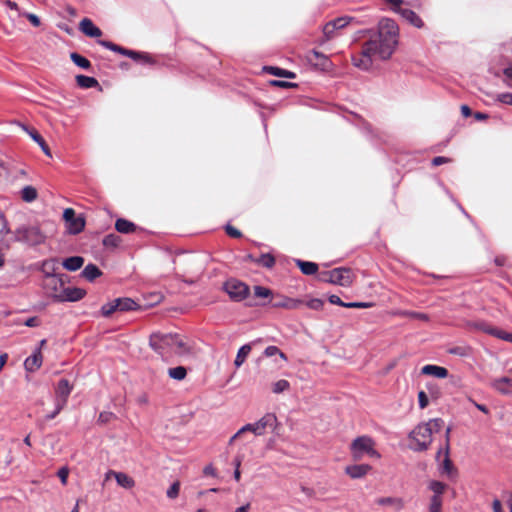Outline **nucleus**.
<instances>
[{"instance_id": "obj_1", "label": "nucleus", "mask_w": 512, "mask_h": 512, "mask_svg": "<svg viewBox=\"0 0 512 512\" xmlns=\"http://www.w3.org/2000/svg\"><path fill=\"white\" fill-rule=\"evenodd\" d=\"M399 27L395 20L383 17L378 22L377 29H361L355 33L354 41L366 38L370 45L378 50V58L386 61L391 58L397 45Z\"/></svg>"}, {"instance_id": "obj_2", "label": "nucleus", "mask_w": 512, "mask_h": 512, "mask_svg": "<svg viewBox=\"0 0 512 512\" xmlns=\"http://www.w3.org/2000/svg\"><path fill=\"white\" fill-rule=\"evenodd\" d=\"M11 241L35 247L45 243L46 235L39 225L22 224L14 230Z\"/></svg>"}, {"instance_id": "obj_3", "label": "nucleus", "mask_w": 512, "mask_h": 512, "mask_svg": "<svg viewBox=\"0 0 512 512\" xmlns=\"http://www.w3.org/2000/svg\"><path fill=\"white\" fill-rule=\"evenodd\" d=\"M450 432L451 427H447L445 431V445L440 446L436 452L435 460L438 464V472L447 476L449 479H455L458 476V470L450 458Z\"/></svg>"}, {"instance_id": "obj_4", "label": "nucleus", "mask_w": 512, "mask_h": 512, "mask_svg": "<svg viewBox=\"0 0 512 512\" xmlns=\"http://www.w3.org/2000/svg\"><path fill=\"white\" fill-rule=\"evenodd\" d=\"M142 306L130 297H117L105 304L95 314V317L111 318L116 312L125 313L141 311Z\"/></svg>"}, {"instance_id": "obj_5", "label": "nucleus", "mask_w": 512, "mask_h": 512, "mask_svg": "<svg viewBox=\"0 0 512 512\" xmlns=\"http://www.w3.org/2000/svg\"><path fill=\"white\" fill-rule=\"evenodd\" d=\"M375 441L371 436L361 435L350 443L349 449L354 461H360L367 455L370 458L380 459L381 454L375 449Z\"/></svg>"}, {"instance_id": "obj_6", "label": "nucleus", "mask_w": 512, "mask_h": 512, "mask_svg": "<svg viewBox=\"0 0 512 512\" xmlns=\"http://www.w3.org/2000/svg\"><path fill=\"white\" fill-rule=\"evenodd\" d=\"M279 426L280 423L277 419L275 413H266L263 417H261L258 421L254 423H247L243 425L236 433L235 436H240L244 432H252L256 436H261L264 434L265 429L269 428L272 433L278 435L279 434Z\"/></svg>"}, {"instance_id": "obj_7", "label": "nucleus", "mask_w": 512, "mask_h": 512, "mask_svg": "<svg viewBox=\"0 0 512 512\" xmlns=\"http://www.w3.org/2000/svg\"><path fill=\"white\" fill-rule=\"evenodd\" d=\"M321 282L349 287L353 282L352 270L348 267H337L328 271H321L317 274Z\"/></svg>"}, {"instance_id": "obj_8", "label": "nucleus", "mask_w": 512, "mask_h": 512, "mask_svg": "<svg viewBox=\"0 0 512 512\" xmlns=\"http://www.w3.org/2000/svg\"><path fill=\"white\" fill-rule=\"evenodd\" d=\"M373 56L378 57V50L374 45H370V41L365 39L360 55H352L351 61L356 68L362 71H369L373 65Z\"/></svg>"}, {"instance_id": "obj_9", "label": "nucleus", "mask_w": 512, "mask_h": 512, "mask_svg": "<svg viewBox=\"0 0 512 512\" xmlns=\"http://www.w3.org/2000/svg\"><path fill=\"white\" fill-rule=\"evenodd\" d=\"M222 289L233 302H242L250 295V287L236 278L227 279L223 283Z\"/></svg>"}, {"instance_id": "obj_10", "label": "nucleus", "mask_w": 512, "mask_h": 512, "mask_svg": "<svg viewBox=\"0 0 512 512\" xmlns=\"http://www.w3.org/2000/svg\"><path fill=\"white\" fill-rule=\"evenodd\" d=\"M62 218L65 222V228L68 234L78 235L86 225V219L83 214H77L73 208H65Z\"/></svg>"}, {"instance_id": "obj_11", "label": "nucleus", "mask_w": 512, "mask_h": 512, "mask_svg": "<svg viewBox=\"0 0 512 512\" xmlns=\"http://www.w3.org/2000/svg\"><path fill=\"white\" fill-rule=\"evenodd\" d=\"M177 337V333L153 332L149 337V346L154 352L162 355L173 346L174 339H177Z\"/></svg>"}, {"instance_id": "obj_12", "label": "nucleus", "mask_w": 512, "mask_h": 512, "mask_svg": "<svg viewBox=\"0 0 512 512\" xmlns=\"http://www.w3.org/2000/svg\"><path fill=\"white\" fill-rule=\"evenodd\" d=\"M85 289L80 287H64L59 293L51 295V299L55 303L78 302L86 296Z\"/></svg>"}, {"instance_id": "obj_13", "label": "nucleus", "mask_w": 512, "mask_h": 512, "mask_svg": "<svg viewBox=\"0 0 512 512\" xmlns=\"http://www.w3.org/2000/svg\"><path fill=\"white\" fill-rule=\"evenodd\" d=\"M307 60L312 67L322 72H328L333 68L329 57L317 49H312L309 52Z\"/></svg>"}, {"instance_id": "obj_14", "label": "nucleus", "mask_w": 512, "mask_h": 512, "mask_svg": "<svg viewBox=\"0 0 512 512\" xmlns=\"http://www.w3.org/2000/svg\"><path fill=\"white\" fill-rule=\"evenodd\" d=\"M303 303L304 301L299 298H291L284 295H276L268 302H263L260 305H270L272 308H285L289 310H294L298 309Z\"/></svg>"}, {"instance_id": "obj_15", "label": "nucleus", "mask_w": 512, "mask_h": 512, "mask_svg": "<svg viewBox=\"0 0 512 512\" xmlns=\"http://www.w3.org/2000/svg\"><path fill=\"white\" fill-rule=\"evenodd\" d=\"M74 389V385L66 378H61L55 385L54 402L67 405L69 396Z\"/></svg>"}, {"instance_id": "obj_16", "label": "nucleus", "mask_w": 512, "mask_h": 512, "mask_svg": "<svg viewBox=\"0 0 512 512\" xmlns=\"http://www.w3.org/2000/svg\"><path fill=\"white\" fill-rule=\"evenodd\" d=\"M78 29L85 36L89 38H95L97 40L103 34L102 30L88 17H84L79 22Z\"/></svg>"}, {"instance_id": "obj_17", "label": "nucleus", "mask_w": 512, "mask_h": 512, "mask_svg": "<svg viewBox=\"0 0 512 512\" xmlns=\"http://www.w3.org/2000/svg\"><path fill=\"white\" fill-rule=\"evenodd\" d=\"M20 126L31 137V139L35 143H37L39 145V147L41 148L42 152L46 156L52 157L49 145L47 144V142L45 141L43 136L38 132V130H36L35 128L30 127V126H28L26 124H20Z\"/></svg>"}, {"instance_id": "obj_18", "label": "nucleus", "mask_w": 512, "mask_h": 512, "mask_svg": "<svg viewBox=\"0 0 512 512\" xmlns=\"http://www.w3.org/2000/svg\"><path fill=\"white\" fill-rule=\"evenodd\" d=\"M371 470L372 466L370 464L362 463L347 465L344 471L351 479H362Z\"/></svg>"}, {"instance_id": "obj_19", "label": "nucleus", "mask_w": 512, "mask_h": 512, "mask_svg": "<svg viewBox=\"0 0 512 512\" xmlns=\"http://www.w3.org/2000/svg\"><path fill=\"white\" fill-rule=\"evenodd\" d=\"M42 363V352H40L39 349H34L31 355L24 360V369L27 372L33 373L42 366Z\"/></svg>"}, {"instance_id": "obj_20", "label": "nucleus", "mask_w": 512, "mask_h": 512, "mask_svg": "<svg viewBox=\"0 0 512 512\" xmlns=\"http://www.w3.org/2000/svg\"><path fill=\"white\" fill-rule=\"evenodd\" d=\"M421 374L431 376L436 379H445L449 376V371L446 367L436 364H426L421 368Z\"/></svg>"}, {"instance_id": "obj_21", "label": "nucleus", "mask_w": 512, "mask_h": 512, "mask_svg": "<svg viewBox=\"0 0 512 512\" xmlns=\"http://www.w3.org/2000/svg\"><path fill=\"white\" fill-rule=\"evenodd\" d=\"M58 265L59 259L57 257H51L41 262L40 271L46 279H53L58 273Z\"/></svg>"}, {"instance_id": "obj_22", "label": "nucleus", "mask_w": 512, "mask_h": 512, "mask_svg": "<svg viewBox=\"0 0 512 512\" xmlns=\"http://www.w3.org/2000/svg\"><path fill=\"white\" fill-rule=\"evenodd\" d=\"M262 71L283 79H295L297 77V74L294 71L279 66L265 65L263 66Z\"/></svg>"}, {"instance_id": "obj_23", "label": "nucleus", "mask_w": 512, "mask_h": 512, "mask_svg": "<svg viewBox=\"0 0 512 512\" xmlns=\"http://www.w3.org/2000/svg\"><path fill=\"white\" fill-rule=\"evenodd\" d=\"M491 387L503 395L512 394V379L507 376L493 379Z\"/></svg>"}, {"instance_id": "obj_24", "label": "nucleus", "mask_w": 512, "mask_h": 512, "mask_svg": "<svg viewBox=\"0 0 512 512\" xmlns=\"http://www.w3.org/2000/svg\"><path fill=\"white\" fill-rule=\"evenodd\" d=\"M84 262L85 258L83 256L72 255L64 258L61 261V266L69 272H76L83 267Z\"/></svg>"}, {"instance_id": "obj_25", "label": "nucleus", "mask_w": 512, "mask_h": 512, "mask_svg": "<svg viewBox=\"0 0 512 512\" xmlns=\"http://www.w3.org/2000/svg\"><path fill=\"white\" fill-rule=\"evenodd\" d=\"M115 229L117 232L121 234H132L137 230H142V228L137 226L134 222L123 217H119L116 219Z\"/></svg>"}, {"instance_id": "obj_26", "label": "nucleus", "mask_w": 512, "mask_h": 512, "mask_svg": "<svg viewBox=\"0 0 512 512\" xmlns=\"http://www.w3.org/2000/svg\"><path fill=\"white\" fill-rule=\"evenodd\" d=\"M399 15L415 28L421 29L424 28L425 26V23L422 20V18L414 10L410 8H404L403 10L400 11Z\"/></svg>"}, {"instance_id": "obj_27", "label": "nucleus", "mask_w": 512, "mask_h": 512, "mask_svg": "<svg viewBox=\"0 0 512 512\" xmlns=\"http://www.w3.org/2000/svg\"><path fill=\"white\" fill-rule=\"evenodd\" d=\"M102 270L94 263H88L81 271L80 276L88 282H94L102 276Z\"/></svg>"}, {"instance_id": "obj_28", "label": "nucleus", "mask_w": 512, "mask_h": 512, "mask_svg": "<svg viewBox=\"0 0 512 512\" xmlns=\"http://www.w3.org/2000/svg\"><path fill=\"white\" fill-rule=\"evenodd\" d=\"M296 266L300 269L301 273L307 276L315 275L318 272V264L312 261H306L294 258Z\"/></svg>"}, {"instance_id": "obj_29", "label": "nucleus", "mask_w": 512, "mask_h": 512, "mask_svg": "<svg viewBox=\"0 0 512 512\" xmlns=\"http://www.w3.org/2000/svg\"><path fill=\"white\" fill-rule=\"evenodd\" d=\"M254 345V342L246 343L239 347L237 350L236 357L234 359V366L236 369L240 368L246 361L247 357L249 356L252 347Z\"/></svg>"}, {"instance_id": "obj_30", "label": "nucleus", "mask_w": 512, "mask_h": 512, "mask_svg": "<svg viewBox=\"0 0 512 512\" xmlns=\"http://www.w3.org/2000/svg\"><path fill=\"white\" fill-rule=\"evenodd\" d=\"M76 84L81 89H91L100 86L98 80L93 76L78 74L75 77Z\"/></svg>"}, {"instance_id": "obj_31", "label": "nucleus", "mask_w": 512, "mask_h": 512, "mask_svg": "<svg viewBox=\"0 0 512 512\" xmlns=\"http://www.w3.org/2000/svg\"><path fill=\"white\" fill-rule=\"evenodd\" d=\"M130 59L143 66H152L156 64V61L153 59L151 54L145 51L134 50V55H131Z\"/></svg>"}, {"instance_id": "obj_32", "label": "nucleus", "mask_w": 512, "mask_h": 512, "mask_svg": "<svg viewBox=\"0 0 512 512\" xmlns=\"http://www.w3.org/2000/svg\"><path fill=\"white\" fill-rule=\"evenodd\" d=\"M427 488L433 492L431 497L443 499V494L448 489V485L442 481L433 479L428 482Z\"/></svg>"}, {"instance_id": "obj_33", "label": "nucleus", "mask_w": 512, "mask_h": 512, "mask_svg": "<svg viewBox=\"0 0 512 512\" xmlns=\"http://www.w3.org/2000/svg\"><path fill=\"white\" fill-rule=\"evenodd\" d=\"M70 59L73 62V64L76 65L77 67H79L83 70H86V71H91L92 63L90 62V60L88 58L81 55L80 53L71 52Z\"/></svg>"}, {"instance_id": "obj_34", "label": "nucleus", "mask_w": 512, "mask_h": 512, "mask_svg": "<svg viewBox=\"0 0 512 512\" xmlns=\"http://www.w3.org/2000/svg\"><path fill=\"white\" fill-rule=\"evenodd\" d=\"M117 485L125 489H131L135 486V481L125 472H114Z\"/></svg>"}, {"instance_id": "obj_35", "label": "nucleus", "mask_w": 512, "mask_h": 512, "mask_svg": "<svg viewBox=\"0 0 512 512\" xmlns=\"http://www.w3.org/2000/svg\"><path fill=\"white\" fill-rule=\"evenodd\" d=\"M21 199L26 203H32L38 198V191L32 185L24 186L20 192Z\"/></svg>"}, {"instance_id": "obj_36", "label": "nucleus", "mask_w": 512, "mask_h": 512, "mask_svg": "<svg viewBox=\"0 0 512 512\" xmlns=\"http://www.w3.org/2000/svg\"><path fill=\"white\" fill-rule=\"evenodd\" d=\"M447 352L451 355L459 357H470L473 353V348L469 345H456L449 347Z\"/></svg>"}, {"instance_id": "obj_37", "label": "nucleus", "mask_w": 512, "mask_h": 512, "mask_svg": "<svg viewBox=\"0 0 512 512\" xmlns=\"http://www.w3.org/2000/svg\"><path fill=\"white\" fill-rule=\"evenodd\" d=\"M474 329L478 330V331H482L488 335H491V336H494L496 335V329H498V327H495V326H492L489 322L485 321V320H479V321H475L472 323L471 325Z\"/></svg>"}, {"instance_id": "obj_38", "label": "nucleus", "mask_w": 512, "mask_h": 512, "mask_svg": "<svg viewBox=\"0 0 512 512\" xmlns=\"http://www.w3.org/2000/svg\"><path fill=\"white\" fill-rule=\"evenodd\" d=\"M168 376L176 381H182L187 376V368L179 365L168 369Z\"/></svg>"}, {"instance_id": "obj_39", "label": "nucleus", "mask_w": 512, "mask_h": 512, "mask_svg": "<svg viewBox=\"0 0 512 512\" xmlns=\"http://www.w3.org/2000/svg\"><path fill=\"white\" fill-rule=\"evenodd\" d=\"M255 263L263 266L264 268L271 269L275 266L276 259L271 253H262Z\"/></svg>"}, {"instance_id": "obj_40", "label": "nucleus", "mask_w": 512, "mask_h": 512, "mask_svg": "<svg viewBox=\"0 0 512 512\" xmlns=\"http://www.w3.org/2000/svg\"><path fill=\"white\" fill-rule=\"evenodd\" d=\"M432 430L424 424H419L411 433L410 436H420L423 440L432 439Z\"/></svg>"}, {"instance_id": "obj_41", "label": "nucleus", "mask_w": 512, "mask_h": 512, "mask_svg": "<svg viewBox=\"0 0 512 512\" xmlns=\"http://www.w3.org/2000/svg\"><path fill=\"white\" fill-rule=\"evenodd\" d=\"M254 297L265 299V300H267L266 302H268L270 299L274 298V295L270 288L262 286V285H255L254 286Z\"/></svg>"}, {"instance_id": "obj_42", "label": "nucleus", "mask_w": 512, "mask_h": 512, "mask_svg": "<svg viewBox=\"0 0 512 512\" xmlns=\"http://www.w3.org/2000/svg\"><path fill=\"white\" fill-rule=\"evenodd\" d=\"M121 243V238L115 233H109L102 239V245L106 248H117Z\"/></svg>"}, {"instance_id": "obj_43", "label": "nucleus", "mask_w": 512, "mask_h": 512, "mask_svg": "<svg viewBox=\"0 0 512 512\" xmlns=\"http://www.w3.org/2000/svg\"><path fill=\"white\" fill-rule=\"evenodd\" d=\"M268 84L271 87H276L280 89H297L299 87L298 83L281 79H271L268 81Z\"/></svg>"}, {"instance_id": "obj_44", "label": "nucleus", "mask_w": 512, "mask_h": 512, "mask_svg": "<svg viewBox=\"0 0 512 512\" xmlns=\"http://www.w3.org/2000/svg\"><path fill=\"white\" fill-rule=\"evenodd\" d=\"M263 355L265 357H273L275 355H278L280 357V359H282L283 361L287 362L288 361V357L287 355L282 352L277 346L275 345H269L267 346L265 349H264V352H263Z\"/></svg>"}, {"instance_id": "obj_45", "label": "nucleus", "mask_w": 512, "mask_h": 512, "mask_svg": "<svg viewBox=\"0 0 512 512\" xmlns=\"http://www.w3.org/2000/svg\"><path fill=\"white\" fill-rule=\"evenodd\" d=\"M413 441H414V445L411 447L413 451L415 452H423V451H426L431 442H432V439H428V440H420L418 439L417 437L415 436H410Z\"/></svg>"}, {"instance_id": "obj_46", "label": "nucleus", "mask_w": 512, "mask_h": 512, "mask_svg": "<svg viewBox=\"0 0 512 512\" xmlns=\"http://www.w3.org/2000/svg\"><path fill=\"white\" fill-rule=\"evenodd\" d=\"M290 388V383L288 380L280 379L273 383L272 391L275 394L283 393L284 391L288 390Z\"/></svg>"}, {"instance_id": "obj_47", "label": "nucleus", "mask_w": 512, "mask_h": 512, "mask_svg": "<svg viewBox=\"0 0 512 512\" xmlns=\"http://www.w3.org/2000/svg\"><path fill=\"white\" fill-rule=\"evenodd\" d=\"M97 43L99 45H101L102 47H104L105 49H108L112 52H115L117 54L120 53L121 49L123 46H120L112 41H109V40H105V39H98L97 40Z\"/></svg>"}, {"instance_id": "obj_48", "label": "nucleus", "mask_w": 512, "mask_h": 512, "mask_svg": "<svg viewBox=\"0 0 512 512\" xmlns=\"http://www.w3.org/2000/svg\"><path fill=\"white\" fill-rule=\"evenodd\" d=\"M426 389L429 393V396L433 399V400H437L441 397V390L440 388L438 387V385L435 383V382H427L426 383Z\"/></svg>"}, {"instance_id": "obj_49", "label": "nucleus", "mask_w": 512, "mask_h": 512, "mask_svg": "<svg viewBox=\"0 0 512 512\" xmlns=\"http://www.w3.org/2000/svg\"><path fill=\"white\" fill-rule=\"evenodd\" d=\"M16 324L17 325H24V326L30 327V328H35V327L40 326L41 321H40L38 316H31V317H28V318H26L24 320H17Z\"/></svg>"}, {"instance_id": "obj_50", "label": "nucleus", "mask_w": 512, "mask_h": 512, "mask_svg": "<svg viewBox=\"0 0 512 512\" xmlns=\"http://www.w3.org/2000/svg\"><path fill=\"white\" fill-rule=\"evenodd\" d=\"M352 19L353 18L349 17V16L337 17V18L331 20V26L334 25L336 30H340V29L345 28L350 23V21Z\"/></svg>"}, {"instance_id": "obj_51", "label": "nucleus", "mask_w": 512, "mask_h": 512, "mask_svg": "<svg viewBox=\"0 0 512 512\" xmlns=\"http://www.w3.org/2000/svg\"><path fill=\"white\" fill-rule=\"evenodd\" d=\"M374 306L373 302H365V301H352L346 302L345 308L350 309H367Z\"/></svg>"}, {"instance_id": "obj_52", "label": "nucleus", "mask_w": 512, "mask_h": 512, "mask_svg": "<svg viewBox=\"0 0 512 512\" xmlns=\"http://www.w3.org/2000/svg\"><path fill=\"white\" fill-rule=\"evenodd\" d=\"M224 230H225V233L231 238L240 239L243 237V233L238 228L231 225L230 223H227L224 225Z\"/></svg>"}, {"instance_id": "obj_53", "label": "nucleus", "mask_w": 512, "mask_h": 512, "mask_svg": "<svg viewBox=\"0 0 512 512\" xmlns=\"http://www.w3.org/2000/svg\"><path fill=\"white\" fill-rule=\"evenodd\" d=\"M425 425L431 428L432 433H438L444 426V420L442 418L430 419Z\"/></svg>"}, {"instance_id": "obj_54", "label": "nucleus", "mask_w": 512, "mask_h": 512, "mask_svg": "<svg viewBox=\"0 0 512 512\" xmlns=\"http://www.w3.org/2000/svg\"><path fill=\"white\" fill-rule=\"evenodd\" d=\"M443 499H437L436 497H430L428 512H442Z\"/></svg>"}, {"instance_id": "obj_55", "label": "nucleus", "mask_w": 512, "mask_h": 512, "mask_svg": "<svg viewBox=\"0 0 512 512\" xmlns=\"http://www.w3.org/2000/svg\"><path fill=\"white\" fill-rule=\"evenodd\" d=\"M401 315L407 316V317H410V318H413V319L422 320V321H428L429 320V317H428L427 314L422 313V312H418V311H413V310H404V311L401 312Z\"/></svg>"}, {"instance_id": "obj_56", "label": "nucleus", "mask_w": 512, "mask_h": 512, "mask_svg": "<svg viewBox=\"0 0 512 512\" xmlns=\"http://www.w3.org/2000/svg\"><path fill=\"white\" fill-rule=\"evenodd\" d=\"M324 300L320 299V298H311L309 299L305 305L311 309V310H314V311H320L323 309L324 307Z\"/></svg>"}, {"instance_id": "obj_57", "label": "nucleus", "mask_w": 512, "mask_h": 512, "mask_svg": "<svg viewBox=\"0 0 512 512\" xmlns=\"http://www.w3.org/2000/svg\"><path fill=\"white\" fill-rule=\"evenodd\" d=\"M0 221H1V228H0V235L1 234H13V230L9 226L8 220L2 210H0Z\"/></svg>"}, {"instance_id": "obj_58", "label": "nucleus", "mask_w": 512, "mask_h": 512, "mask_svg": "<svg viewBox=\"0 0 512 512\" xmlns=\"http://www.w3.org/2000/svg\"><path fill=\"white\" fill-rule=\"evenodd\" d=\"M115 417H116V415L113 412L102 411V412L99 413V416L97 418V424L105 425V424L110 422Z\"/></svg>"}, {"instance_id": "obj_59", "label": "nucleus", "mask_w": 512, "mask_h": 512, "mask_svg": "<svg viewBox=\"0 0 512 512\" xmlns=\"http://www.w3.org/2000/svg\"><path fill=\"white\" fill-rule=\"evenodd\" d=\"M21 15L24 18H26L33 27H39L42 24L41 18L38 15L34 14V13L23 12Z\"/></svg>"}, {"instance_id": "obj_60", "label": "nucleus", "mask_w": 512, "mask_h": 512, "mask_svg": "<svg viewBox=\"0 0 512 512\" xmlns=\"http://www.w3.org/2000/svg\"><path fill=\"white\" fill-rule=\"evenodd\" d=\"M180 492V483L178 481L173 482L166 491V495L170 499L178 497Z\"/></svg>"}, {"instance_id": "obj_61", "label": "nucleus", "mask_w": 512, "mask_h": 512, "mask_svg": "<svg viewBox=\"0 0 512 512\" xmlns=\"http://www.w3.org/2000/svg\"><path fill=\"white\" fill-rule=\"evenodd\" d=\"M65 408V405L58 402H54V410L45 415V420L50 421L56 418L61 411Z\"/></svg>"}, {"instance_id": "obj_62", "label": "nucleus", "mask_w": 512, "mask_h": 512, "mask_svg": "<svg viewBox=\"0 0 512 512\" xmlns=\"http://www.w3.org/2000/svg\"><path fill=\"white\" fill-rule=\"evenodd\" d=\"M417 398L420 409H424L429 405V395L424 390L418 392Z\"/></svg>"}, {"instance_id": "obj_63", "label": "nucleus", "mask_w": 512, "mask_h": 512, "mask_svg": "<svg viewBox=\"0 0 512 512\" xmlns=\"http://www.w3.org/2000/svg\"><path fill=\"white\" fill-rule=\"evenodd\" d=\"M495 100L500 103L512 106V93L511 92L499 93L496 95Z\"/></svg>"}, {"instance_id": "obj_64", "label": "nucleus", "mask_w": 512, "mask_h": 512, "mask_svg": "<svg viewBox=\"0 0 512 512\" xmlns=\"http://www.w3.org/2000/svg\"><path fill=\"white\" fill-rule=\"evenodd\" d=\"M502 73L503 75L505 76V84L509 87V88H512V65H509L507 67H505L503 70H502Z\"/></svg>"}]
</instances>
